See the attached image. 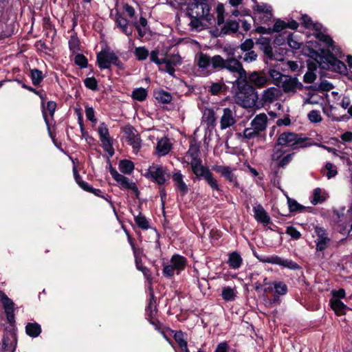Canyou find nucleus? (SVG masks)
Segmentation results:
<instances>
[{"label":"nucleus","mask_w":352,"mask_h":352,"mask_svg":"<svg viewBox=\"0 0 352 352\" xmlns=\"http://www.w3.org/2000/svg\"><path fill=\"white\" fill-rule=\"evenodd\" d=\"M316 38L321 42H322L324 44V46L327 47V50L328 52L332 51L335 52L336 54H337L336 52V47L334 45V42L332 40L331 37H329L328 35H326L322 32H318L316 34Z\"/></svg>","instance_id":"nucleus-29"},{"label":"nucleus","mask_w":352,"mask_h":352,"mask_svg":"<svg viewBox=\"0 0 352 352\" xmlns=\"http://www.w3.org/2000/svg\"><path fill=\"white\" fill-rule=\"evenodd\" d=\"M75 63L81 67H85L87 64V58L82 54H77L75 56Z\"/></svg>","instance_id":"nucleus-60"},{"label":"nucleus","mask_w":352,"mask_h":352,"mask_svg":"<svg viewBox=\"0 0 352 352\" xmlns=\"http://www.w3.org/2000/svg\"><path fill=\"white\" fill-rule=\"evenodd\" d=\"M257 54L254 51L247 52L243 57V60L246 63H252L256 60Z\"/></svg>","instance_id":"nucleus-55"},{"label":"nucleus","mask_w":352,"mask_h":352,"mask_svg":"<svg viewBox=\"0 0 352 352\" xmlns=\"http://www.w3.org/2000/svg\"><path fill=\"white\" fill-rule=\"evenodd\" d=\"M31 76L34 85H38L43 79L42 72L36 69L31 71Z\"/></svg>","instance_id":"nucleus-47"},{"label":"nucleus","mask_w":352,"mask_h":352,"mask_svg":"<svg viewBox=\"0 0 352 352\" xmlns=\"http://www.w3.org/2000/svg\"><path fill=\"white\" fill-rule=\"evenodd\" d=\"M135 54L138 60H144L148 57V51L144 47H139L135 48Z\"/></svg>","instance_id":"nucleus-44"},{"label":"nucleus","mask_w":352,"mask_h":352,"mask_svg":"<svg viewBox=\"0 0 352 352\" xmlns=\"http://www.w3.org/2000/svg\"><path fill=\"white\" fill-rule=\"evenodd\" d=\"M176 269L172 264L166 265L163 268V274L166 277H171L174 275Z\"/></svg>","instance_id":"nucleus-54"},{"label":"nucleus","mask_w":352,"mask_h":352,"mask_svg":"<svg viewBox=\"0 0 352 352\" xmlns=\"http://www.w3.org/2000/svg\"><path fill=\"white\" fill-rule=\"evenodd\" d=\"M120 170L124 174H131L134 169V164L127 160H121L119 163Z\"/></svg>","instance_id":"nucleus-37"},{"label":"nucleus","mask_w":352,"mask_h":352,"mask_svg":"<svg viewBox=\"0 0 352 352\" xmlns=\"http://www.w3.org/2000/svg\"><path fill=\"white\" fill-rule=\"evenodd\" d=\"M280 86L285 93L292 94L296 93L297 89L302 88V84L298 81V78L289 76H285Z\"/></svg>","instance_id":"nucleus-11"},{"label":"nucleus","mask_w":352,"mask_h":352,"mask_svg":"<svg viewBox=\"0 0 352 352\" xmlns=\"http://www.w3.org/2000/svg\"><path fill=\"white\" fill-rule=\"evenodd\" d=\"M282 95V91L279 88L271 87L263 91L260 100L263 104H270L280 100Z\"/></svg>","instance_id":"nucleus-9"},{"label":"nucleus","mask_w":352,"mask_h":352,"mask_svg":"<svg viewBox=\"0 0 352 352\" xmlns=\"http://www.w3.org/2000/svg\"><path fill=\"white\" fill-rule=\"evenodd\" d=\"M16 344V336L13 333H8L3 340V347L4 350L13 351L15 349Z\"/></svg>","instance_id":"nucleus-25"},{"label":"nucleus","mask_w":352,"mask_h":352,"mask_svg":"<svg viewBox=\"0 0 352 352\" xmlns=\"http://www.w3.org/2000/svg\"><path fill=\"white\" fill-rule=\"evenodd\" d=\"M257 99V94L253 89H251L248 92L240 91L236 96V103L244 108L253 107Z\"/></svg>","instance_id":"nucleus-7"},{"label":"nucleus","mask_w":352,"mask_h":352,"mask_svg":"<svg viewBox=\"0 0 352 352\" xmlns=\"http://www.w3.org/2000/svg\"><path fill=\"white\" fill-rule=\"evenodd\" d=\"M109 171L112 177L118 183L122 188L130 190L138 196V190L134 182L118 173V171L112 167H110Z\"/></svg>","instance_id":"nucleus-8"},{"label":"nucleus","mask_w":352,"mask_h":352,"mask_svg":"<svg viewBox=\"0 0 352 352\" xmlns=\"http://www.w3.org/2000/svg\"><path fill=\"white\" fill-rule=\"evenodd\" d=\"M331 307L338 315L344 314L346 309V305L338 298L331 300Z\"/></svg>","instance_id":"nucleus-31"},{"label":"nucleus","mask_w":352,"mask_h":352,"mask_svg":"<svg viewBox=\"0 0 352 352\" xmlns=\"http://www.w3.org/2000/svg\"><path fill=\"white\" fill-rule=\"evenodd\" d=\"M243 133L245 138L250 140L258 137L261 133L251 126L245 129Z\"/></svg>","instance_id":"nucleus-42"},{"label":"nucleus","mask_w":352,"mask_h":352,"mask_svg":"<svg viewBox=\"0 0 352 352\" xmlns=\"http://www.w3.org/2000/svg\"><path fill=\"white\" fill-rule=\"evenodd\" d=\"M85 115L88 120L91 122H96V119L94 116V111L92 107H86L85 109Z\"/></svg>","instance_id":"nucleus-63"},{"label":"nucleus","mask_w":352,"mask_h":352,"mask_svg":"<svg viewBox=\"0 0 352 352\" xmlns=\"http://www.w3.org/2000/svg\"><path fill=\"white\" fill-rule=\"evenodd\" d=\"M302 21L306 28H309L313 26L316 30H320L321 25L320 24H314L311 18L307 15H302Z\"/></svg>","instance_id":"nucleus-49"},{"label":"nucleus","mask_w":352,"mask_h":352,"mask_svg":"<svg viewBox=\"0 0 352 352\" xmlns=\"http://www.w3.org/2000/svg\"><path fill=\"white\" fill-rule=\"evenodd\" d=\"M319 97L316 94H311L309 98H305L303 104H318L319 103Z\"/></svg>","instance_id":"nucleus-61"},{"label":"nucleus","mask_w":352,"mask_h":352,"mask_svg":"<svg viewBox=\"0 0 352 352\" xmlns=\"http://www.w3.org/2000/svg\"><path fill=\"white\" fill-rule=\"evenodd\" d=\"M85 86L92 90L97 88V82L94 78H87L84 80Z\"/></svg>","instance_id":"nucleus-57"},{"label":"nucleus","mask_w":352,"mask_h":352,"mask_svg":"<svg viewBox=\"0 0 352 352\" xmlns=\"http://www.w3.org/2000/svg\"><path fill=\"white\" fill-rule=\"evenodd\" d=\"M324 54V50L319 47L318 49L311 50L310 52L309 56L311 57H314L316 60L324 69H333L340 73L346 72V67L345 64L343 62L335 58L330 54H327V57L325 58L327 62L322 63L321 54Z\"/></svg>","instance_id":"nucleus-3"},{"label":"nucleus","mask_w":352,"mask_h":352,"mask_svg":"<svg viewBox=\"0 0 352 352\" xmlns=\"http://www.w3.org/2000/svg\"><path fill=\"white\" fill-rule=\"evenodd\" d=\"M268 118L265 113H262L256 115L251 121L250 125L258 132L264 131L267 126Z\"/></svg>","instance_id":"nucleus-17"},{"label":"nucleus","mask_w":352,"mask_h":352,"mask_svg":"<svg viewBox=\"0 0 352 352\" xmlns=\"http://www.w3.org/2000/svg\"><path fill=\"white\" fill-rule=\"evenodd\" d=\"M116 23L117 26L120 28L124 34L128 36L132 35L133 29L129 26V21L127 19L120 15H118L116 19Z\"/></svg>","instance_id":"nucleus-26"},{"label":"nucleus","mask_w":352,"mask_h":352,"mask_svg":"<svg viewBox=\"0 0 352 352\" xmlns=\"http://www.w3.org/2000/svg\"><path fill=\"white\" fill-rule=\"evenodd\" d=\"M286 233L289 234L292 238L298 239L300 237V233L295 228L289 226L287 228Z\"/></svg>","instance_id":"nucleus-58"},{"label":"nucleus","mask_w":352,"mask_h":352,"mask_svg":"<svg viewBox=\"0 0 352 352\" xmlns=\"http://www.w3.org/2000/svg\"><path fill=\"white\" fill-rule=\"evenodd\" d=\"M171 144L167 138H162L157 142L156 151L159 156H164L168 153Z\"/></svg>","instance_id":"nucleus-28"},{"label":"nucleus","mask_w":352,"mask_h":352,"mask_svg":"<svg viewBox=\"0 0 352 352\" xmlns=\"http://www.w3.org/2000/svg\"><path fill=\"white\" fill-rule=\"evenodd\" d=\"M170 264L176 269L177 274L184 270L186 265V259L185 257L175 254L170 259Z\"/></svg>","instance_id":"nucleus-27"},{"label":"nucleus","mask_w":352,"mask_h":352,"mask_svg":"<svg viewBox=\"0 0 352 352\" xmlns=\"http://www.w3.org/2000/svg\"><path fill=\"white\" fill-rule=\"evenodd\" d=\"M210 10L208 3H191L188 6L187 14L191 18H202L208 22H210L212 19V16L210 14Z\"/></svg>","instance_id":"nucleus-5"},{"label":"nucleus","mask_w":352,"mask_h":352,"mask_svg":"<svg viewBox=\"0 0 352 352\" xmlns=\"http://www.w3.org/2000/svg\"><path fill=\"white\" fill-rule=\"evenodd\" d=\"M212 170L221 174L230 182H235L236 177L234 174V168H231L229 166L217 165L212 167Z\"/></svg>","instance_id":"nucleus-18"},{"label":"nucleus","mask_w":352,"mask_h":352,"mask_svg":"<svg viewBox=\"0 0 352 352\" xmlns=\"http://www.w3.org/2000/svg\"><path fill=\"white\" fill-rule=\"evenodd\" d=\"M97 62L100 69H109L111 65L118 68L122 67V63L113 52L103 50L97 54Z\"/></svg>","instance_id":"nucleus-4"},{"label":"nucleus","mask_w":352,"mask_h":352,"mask_svg":"<svg viewBox=\"0 0 352 352\" xmlns=\"http://www.w3.org/2000/svg\"><path fill=\"white\" fill-rule=\"evenodd\" d=\"M216 12L217 17V24L220 25L224 23V8L223 4L219 3L217 6Z\"/></svg>","instance_id":"nucleus-46"},{"label":"nucleus","mask_w":352,"mask_h":352,"mask_svg":"<svg viewBox=\"0 0 352 352\" xmlns=\"http://www.w3.org/2000/svg\"><path fill=\"white\" fill-rule=\"evenodd\" d=\"M102 146L105 151L110 155H113V148L112 146V139L111 138L109 130L104 123H101L98 129Z\"/></svg>","instance_id":"nucleus-10"},{"label":"nucleus","mask_w":352,"mask_h":352,"mask_svg":"<svg viewBox=\"0 0 352 352\" xmlns=\"http://www.w3.org/2000/svg\"><path fill=\"white\" fill-rule=\"evenodd\" d=\"M56 107V104L54 102L49 101L47 102V104L46 109L43 108V118H44L45 121L47 124L48 123V121H47V119L46 111H47L49 112L50 115L52 116L54 115V112H55Z\"/></svg>","instance_id":"nucleus-40"},{"label":"nucleus","mask_w":352,"mask_h":352,"mask_svg":"<svg viewBox=\"0 0 352 352\" xmlns=\"http://www.w3.org/2000/svg\"><path fill=\"white\" fill-rule=\"evenodd\" d=\"M222 89V85L221 83L215 82L212 83L210 86V91L213 95H217Z\"/></svg>","instance_id":"nucleus-64"},{"label":"nucleus","mask_w":352,"mask_h":352,"mask_svg":"<svg viewBox=\"0 0 352 352\" xmlns=\"http://www.w3.org/2000/svg\"><path fill=\"white\" fill-rule=\"evenodd\" d=\"M1 302L3 304L5 313L7 316V319L9 322H12L14 320V302L13 301L9 298L6 295H5L1 300Z\"/></svg>","instance_id":"nucleus-20"},{"label":"nucleus","mask_w":352,"mask_h":352,"mask_svg":"<svg viewBox=\"0 0 352 352\" xmlns=\"http://www.w3.org/2000/svg\"><path fill=\"white\" fill-rule=\"evenodd\" d=\"M124 132L129 144L133 147L134 152L137 153L141 147V140L137 131L131 126H126Z\"/></svg>","instance_id":"nucleus-12"},{"label":"nucleus","mask_w":352,"mask_h":352,"mask_svg":"<svg viewBox=\"0 0 352 352\" xmlns=\"http://www.w3.org/2000/svg\"><path fill=\"white\" fill-rule=\"evenodd\" d=\"M287 202L291 212L298 211L302 208V207L294 199L287 197Z\"/></svg>","instance_id":"nucleus-52"},{"label":"nucleus","mask_w":352,"mask_h":352,"mask_svg":"<svg viewBox=\"0 0 352 352\" xmlns=\"http://www.w3.org/2000/svg\"><path fill=\"white\" fill-rule=\"evenodd\" d=\"M236 122L234 113L230 108H224L221 118V129H226L232 126Z\"/></svg>","instance_id":"nucleus-16"},{"label":"nucleus","mask_w":352,"mask_h":352,"mask_svg":"<svg viewBox=\"0 0 352 352\" xmlns=\"http://www.w3.org/2000/svg\"><path fill=\"white\" fill-rule=\"evenodd\" d=\"M174 338L175 341L177 342L179 346L182 345L183 344L187 342L186 340L184 337V334L182 331H177L174 334Z\"/></svg>","instance_id":"nucleus-59"},{"label":"nucleus","mask_w":352,"mask_h":352,"mask_svg":"<svg viewBox=\"0 0 352 352\" xmlns=\"http://www.w3.org/2000/svg\"><path fill=\"white\" fill-rule=\"evenodd\" d=\"M286 28H287V23H285V21H283L280 19H277L273 26L272 30H269V33L272 32H279Z\"/></svg>","instance_id":"nucleus-48"},{"label":"nucleus","mask_w":352,"mask_h":352,"mask_svg":"<svg viewBox=\"0 0 352 352\" xmlns=\"http://www.w3.org/2000/svg\"><path fill=\"white\" fill-rule=\"evenodd\" d=\"M212 69H226L229 72L238 75L237 80H245L247 74L242 64L236 58H231L224 60L221 56H213Z\"/></svg>","instance_id":"nucleus-1"},{"label":"nucleus","mask_w":352,"mask_h":352,"mask_svg":"<svg viewBox=\"0 0 352 352\" xmlns=\"http://www.w3.org/2000/svg\"><path fill=\"white\" fill-rule=\"evenodd\" d=\"M212 60L213 57L210 58L202 52L198 54L195 58L197 66L202 70L208 69L210 65L212 67Z\"/></svg>","instance_id":"nucleus-23"},{"label":"nucleus","mask_w":352,"mask_h":352,"mask_svg":"<svg viewBox=\"0 0 352 352\" xmlns=\"http://www.w3.org/2000/svg\"><path fill=\"white\" fill-rule=\"evenodd\" d=\"M305 140H306V139L299 137L294 133L285 132L279 135L277 140V144L298 148L305 146V144H304Z\"/></svg>","instance_id":"nucleus-6"},{"label":"nucleus","mask_w":352,"mask_h":352,"mask_svg":"<svg viewBox=\"0 0 352 352\" xmlns=\"http://www.w3.org/2000/svg\"><path fill=\"white\" fill-rule=\"evenodd\" d=\"M162 65H164V69L167 73H168L171 76L174 75V73H175L174 65H175V63H173V61L168 58H164V59H163Z\"/></svg>","instance_id":"nucleus-45"},{"label":"nucleus","mask_w":352,"mask_h":352,"mask_svg":"<svg viewBox=\"0 0 352 352\" xmlns=\"http://www.w3.org/2000/svg\"><path fill=\"white\" fill-rule=\"evenodd\" d=\"M242 258L236 252H233L229 255L228 263L232 269H238L242 264Z\"/></svg>","instance_id":"nucleus-30"},{"label":"nucleus","mask_w":352,"mask_h":352,"mask_svg":"<svg viewBox=\"0 0 352 352\" xmlns=\"http://www.w3.org/2000/svg\"><path fill=\"white\" fill-rule=\"evenodd\" d=\"M315 232L317 236L316 250L318 251H323L328 246L330 239L327 236L325 230L322 228L316 227Z\"/></svg>","instance_id":"nucleus-15"},{"label":"nucleus","mask_w":352,"mask_h":352,"mask_svg":"<svg viewBox=\"0 0 352 352\" xmlns=\"http://www.w3.org/2000/svg\"><path fill=\"white\" fill-rule=\"evenodd\" d=\"M280 145H276L274 146L273 149V153L272 154V160L274 161L279 160L281 157L285 153V151L279 147Z\"/></svg>","instance_id":"nucleus-50"},{"label":"nucleus","mask_w":352,"mask_h":352,"mask_svg":"<svg viewBox=\"0 0 352 352\" xmlns=\"http://www.w3.org/2000/svg\"><path fill=\"white\" fill-rule=\"evenodd\" d=\"M322 173L328 179L335 177L338 173L336 167L330 162L326 164L324 169H322Z\"/></svg>","instance_id":"nucleus-39"},{"label":"nucleus","mask_w":352,"mask_h":352,"mask_svg":"<svg viewBox=\"0 0 352 352\" xmlns=\"http://www.w3.org/2000/svg\"><path fill=\"white\" fill-rule=\"evenodd\" d=\"M253 10L255 14H263V20L265 21L270 20L272 16L271 6L265 3L258 4L256 3Z\"/></svg>","instance_id":"nucleus-21"},{"label":"nucleus","mask_w":352,"mask_h":352,"mask_svg":"<svg viewBox=\"0 0 352 352\" xmlns=\"http://www.w3.org/2000/svg\"><path fill=\"white\" fill-rule=\"evenodd\" d=\"M147 96V91L144 88H138L133 91L132 96L135 100L142 101Z\"/></svg>","instance_id":"nucleus-41"},{"label":"nucleus","mask_w":352,"mask_h":352,"mask_svg":"<svg viewBox=\"0 0 352 352\" xmlns=\"http://www.w3.org/2000/svg\"><path fill=\"white\" fill-rule=\"evenodd\" d=\"M274 290L278 295H285L287 292V285L283 282L273 283Z\"/></svg>","instance_id":"nucleus-43"},{"label":"nucleus","mask_w":352,"mask_h":352,"mask_svg":"<svg viewBox=\"0 0 352 352\" xmlns=\"http://www.w3.org/2000/svg\"><path fill=\"white\" fill-rule=\"evenodd\" d=\"M148 174L155 179L159 184H163L168 177L166 170L162 166L159 165H152L148 168Z\"/></svg>","instance_id":"nucleus-14"},{"label":"nucleus","mask_w":352,"mask_h":352,"mask_svg":"<svg viewBox=\"0 0 352 352\" xmlns=\"http://www.w3.org/2000/svg\"><path fill=\"white\" fill-rule=\"evenodd\" d=\"M173 179L175 182L176 188L184 195L188 192V186L184 182V177L180 172H177L173 175Z\"/></svg>","instance_id":"nucleus-24"},{"label":"nucleus","mask_w":352,"mask_h":352,"mask_svg":"<svg viewBox=\"0 0 352 352\" xmlns=\"http://www.w3.org/2000/svg\"><path fill=\"white\" fill-rule=\"evenodd\" d=\"M135 221L140 228L142 229H147L148 228V221L142 215H138L135 217Z\"/></svg>","instance_id":"nucleus-51"},{"label":"nucleus","mask_w":352,"mask_h":352,"mask_svg":"<svg viewBox=\"0 0 352 352\" xmlns=\"http://www.w3.org/2000/svg\"><path fill=\"white\" fill-rule=\"evenodd\" d=\"M270 263L278 265L289 269L296 270L298 268L297 263L287 259H283L278 256H270Z\"/></svg>","instance_id":"nucleus-22"},{"label":"nucleus","mask_w":352,"mask_h":352,"mask_svg":"<svg viewBox=\"0 0 352 352\" xmlns=\"http://www.w3.org/2000/svg\"><path fill=\"white\" fill-rule=\"evenodd\" d=\"M327 198V192L320 188H317L314 190L313 199L311 203L316 205L318 203H322Z\"/></svg>","instance_id":"nucleus-32"},{"label":"nucleus","mask_w":352,"mask_h":352,"mask_svg":"<svg viewBox=\"0 0 352 352\" xmlns=\"http://www.w3.org/2000/svg\"><path fill=\"white\" fill-rule=\"evenodd\" d=\"M155 98L159 102L164 104L169 103L172 100L171 95L163 90H160L155 92Z\"/></svg>","instance_id":"nucleus-38"},{"label":"nucleus","mask_w":352,"mask_h":352,"mask_svg":"<svg viewBox=\"0 0 352 352\" xmlns=\"http://www.w3.org/2000/svg\"><path fill=\"white\" fill-rule=\"evenodd\" d=\"M254 218L256 220L264 225L270 222V217L261 205H257L253 208Z\"/></svg>","instance_id":"nucleus-19"},{"label":"nucleus","mask_w":352,"mask_h":352,"mask_svg":"<svg viewBox=\"0 0 352 352\" xmlns=\"http://www.w3.org/2000/svg\"><path fill=\"white\" fill-rule=\"evenodd\" d=\"M254 46V43L252 39H246L243 43L241 44V49L243 52H250Z\"/></svg>","instance_id":"nucleus-56"},{"label":"nucleus","mask_w":352,"mask_h":352,"mask_svg":"<svg viewBox=\"0 0 352 352\" xmlns=\"http://www.w3.org/2000/svg\"><path fill=\"white\" fill-rule=\"evenodd\" d=\"M188 155L191 157L190 164L194 174L197 177H203L212 190L220 192L221 188L217 181L214 179L209 169L201 165V160L191 154L190 150L188 151Z\"/></svg>","instance_id":"nucleus-2"},{"label":"nucleus","mask_w":352,"mask_h":352,"mask_svg":"<svg viewBox=\"0 0 352 352\" xmlns=\"http://www.w3.org/2000/svg\"><path fill=\"white\" fill-rule=\"evenodd\" d=\"M236 294L235 287H225L222 289L221 296L225 300L233 301L236 296Z\"/></svg>","instance_id":"nucleus-35"},{"label":"nucleus","mask_w":352,"mask_h":352,"mask_svg":"<svg viewBox=\"0 0 352 352\" xmlns=\"http://www.w3.org/2000/svg\"><path fill=\"white\" fill-rule=\"evenodd\" d=\"M239 28V23L235 21H228L221 28L220 34H228L234 33Z\"/></svg>","instance_id":"nucleus-33"},{"label":"nucleus","mask_w":352,"mask_h":352,"mask_svg":"<svg viewBox=\"0 0 352 352\" xmlns=\"http://www.w3.org/2000/svg\"><path fill=\"white\" fill-rule=\"evenodd\" d=\"M248 79L249 82L254 85L257 88L265 87L269 81V78L263 71L250 73Z\"/></svg>","instance_id":"nucleus-13"},{"label":"nucleus","mask_w":352,"mask_h":352,"mask_svg":"<svg viewBox=\"0 0 352 352\" xmlns=\"http://www.w3.org/2000/svg\"><path fill=\"white\" fill-rule=\"evenodd\" d=\"M267 73L272 78L273 83L276 86L280 85L285 76L275 69H270Z\"/></svg>","instance_id":"nucleus-36"},{"label":"nucleus","mask_w":352,"mask_h":352,"mask_svg":"<svg viewBox=\"0 0 352 352\" xmlns=\"http://www.w3.org/2000/svg\"><path fill=\"white\" fill-rule=\"evenodd\" d=\"M25 331L28 336L32 338H36L40 335L41 328L38 323H28L25 327Z\"/></svg>","instance_id":"nucleus-34"},{"label":"nucleus","mask_w":352,"mask_h":352,"mask_svg":"<svg viewBox=\"0 0 352 352\" xmlns=\"http://www.w3.org/2000/svg\"><path fill=\"white\" fill-rule=\"evenodd\" d=\"M309 119L312 122H319L322 120L320 112L318 111H311L308 114Z\"/></svg>","instance_id":"nucleus-53"},{"label":"nucleus","mask_w":352,"mask_h":352,"mask_svg":"<svg viewBox=\"0 0 352 352\" xmlns=\"http://www.w3.org/2000/svg\"><path fill=\"white\" fill-rule=\"evenodd\" d=\"M159 51L153 50L151 52L150 55V58L152 62L155 63L158 65H162L163 63V60H160L158 58Z\"/></svg>","instance_id":"nucleus-62"}]
</instances>
